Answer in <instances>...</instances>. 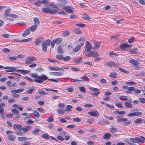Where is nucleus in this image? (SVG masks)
<instances>
[{
  "instance_id": "nucleus-41",
  "label": "nucleus",
  "mask_w": 145,
  "mask_h": 145,
  "mask_svg": "<svg viewBox=\"0 0 145 145\" xmlns=\"http://www.w3.org/2000/svg\"><path fill=\"white\" fill-rule=\"evenodd\" d=\"M63 56L61 55H57L56 56V58L59 60H63Z\"/></svg>"
},
{
  "instance_id": "nucleus-27",
  "label": "nucleus",
  "mask_w": 145,
  "mask_h": 145,
  "mask_svg": "<svg viewBox=\"0 0 145 145\" xmlns=\"http://www.w3.org/2000/svg\"><path fill=\"white\" fill-rule=\"evenodd\" d=\"M50 69L51 70H54V71H58L59 70H61L62 71H63V69L61 68H60L57 66L55 67H54L53 66L51 67H50Z\"/></svg>"
},
{
  "instance_id": "nucleus-9",
  "label": "nucleus",
  "mask_w": 145,
  "mask_h": 145,
  "mask_svg": "<svg viewBox=\"0 0 145 145\" xmlns=\"http://www.w3.org/2000/svg\"><path fill=\"white\" fill-rule=\"evenodd\" d=\"M36 60V58L33 56H31L26 58V61H25V63L29 64L32 63L33 61Z\"/></svg>"
},
{
  "instance_id": "nucleus-35",
  "label": "nucleus",
  "mask_w": 145,
  "mask_h": 145,
  "mask_svg": "<svg viewBox=\"0 0 145 145\" xmlns=\"http://www.w3.org/2000/svg\"><path fill=\"white\" fill-rule=\"evenodd\" d=\"M34 22L35 25H37L38 26L40 24L39 19L37 18H34Z\"/></svg>"
},
{
  "instance_id": "nucleus-52",
  "label": "nucleus",
  "mask_w": 145,
  "mask_h": 145,
  "mask_svg": "<svg viewBox=\"0 0 145 145\" xmlns=\"http://www.w3.org/2000/svg\"><path fill=\"white\" fill-rule=\"evenodd\" d=\"M79 89L80 91L83 93L86 92L85 88V87H81L79 88Z\"/></svg>"
},
{
  "instance_id": "nucleus-61",
  "label": "nucleus",
  "mask_w": 145,
  "mask_h": 145,
  "mask_svg": "<svg viewBox=\"0 0 145 145\" xmlns=\"http://www.w3.org/2000/svg\"><path fill=\"white\" fill-rule=\"evenodd\" d=\"M57 111L59 114H62L65 112V110L62 109H59Z\"/></svg>"
},
{
  "instance_id": "nucleus-26",
  "label": "nucleus",
  "mask_w": 145,
  "mask_h": 145,
  "mask_svg": "<svg viewBox=\"0 0 145 145\" xmlns=\"http://www.w3.org/2000/svg\"><path fill=\"white\" fill-rule=\"evenodd\" d=\"M135 90V88L134 87H129L128 88V89L127 90V91L125 92L126 93H131V91H133L134 92V90Z\"/></svg>"
},
{
  "instance_id": "nucleus-55",
  "label": "nucleus",
  "mask_w": 145,
  "mask_h": 145,
  "mask_svg": "<svg viewBox=\"0 0 145 145\" xmlns=\"http://www.w3.org/2000/svg\"><path fill=\"white\" fill-rule=\"evenodd\" d=\"M18 58V57L17 56H11L8 58V59L11 60H15Z\"/></svg>"
},
{
  "instance_id": "nucleus-39",
  "label": "nucleus",
  "mask_w": 145,
  "mask_h": 145,
  "mask_svg": "<svg viewBox=\"0 0 145 145\" xmlns=\"http://www.w3.org/2000/svg\"><path fill=\"white\" fill-rule=\"evenodd\" d=\"M143 121V119L141 118H139L136 119L134 121V123L136 124H138L140 123Z\"/></svg>"
},
{
  "instance_id": "nucleus-10",
  "label": "nucleus",
  "mask_w": 145,
  "mask_h": 145,
  "mask_svg": "<svg viewBox=\"0 0 145 145\" xmlns=\"http://www.w3.org/2000/svg\"><path fill=\"white\" fill-rule=\"evenodd\" d=\"M86 56L87 57H96L98 56L99 55L97 52L94 51H91L89 53L87 54V53H85Z\"/></svg>"
},
{
  "instance_id": "nucleus-1",
  "label": "nucleus",
  "mask_w": 145,
  "mask_h": 145,
  "mask_svg": "<svg viewBox=\"0 0 145 145\" xmlns=\"http://www.w3.org/2000/svg\"><path fill=\"white\" fill-rule=\"evenodd\" d=\"M30 75L32 77L35 78L33 81L37 83H41L46 80L55 82H59V80H56V79L48 78L46 76L45 74H42L39 76L36 73H31Z\"/></svg>"
},
{
  "instance_id": "nucleus-28",
  "label": "nucleus",
  "mask_w": 145,
  "mask_h": 145,
  "mask_svg": "<svg viewBox=\"0 0 145 145\" xmlns=\"http://www.w3.org/2000/svg\"><path fill=\"white\" fill-rule=\"evenodd\" d=\"M55 42L57 44H59L61 43L62 41V39L61 38H57L54 40Z\"/></svg>"
},
{
  "instance_id": "nucleus-3",
  "label": "nucleus",
  "mask_w": 145,
  "mask_h": 145,
  "mask_svg": "<svg viewBox=\"0 0 145 145\" xmlns=\"http://www.w3.org/2000/svg\"><path fill=\"white\" fill-rule=\"evenodd\" d=\"M51 42L50 40L49 39L43 41L42 43V50L46 52L47 50L48 46L51 45Z\"/></svg>"
},
{
  "instance_id": "nucleus-54",
  "label": "nucleus",
  "mask_w": 145,
  "mask_h": 145,
  "mask_svg": "<svg viewBox=\"0 0 145 145\" xmlns=\"http://www.w3.org/2000/svg\"><path fill=\"white\" fill-rule=\"evenodd\" d=\"M121 102L119 103H115V104L116 106L118 107L121 108H122L123 107L121 105Z\"/></svg>"
},
{
  "instance_id": "nucleus-60",
  "label": "nucleus",
  "mask_w": 145,
  "mask_h": 145,
  "mask_svg": "<svg viewBox=\"0 0 145 145\" xmlns=\"http://www.w3.org/2000/svg\"><path fill=\"white\" fill-rule=\"evenodd\" d=\"M2 51L3 52H6L8 53L10 52V50L7 48H5L2 49Z\"/></svg>"
},
{
  "instance_id": "nucleus-44",
  "label": "nucleus",
  "mask_w": 145,
  "mask_h": 145,
  "mask_svg": "<svg viewBox=\"0 0 145 145\" xmlns=\"http://www.w3.org/2000/svg\"><path fill=\"white\" fill-rule=\"evenodd\" d=\"M82 18L84 20H87L90 18L89 16L86 14H83Z\"/></svg>"
},
{
  "instance_id": "nucleus-33",
  "label": "nucleus",
  "mask_w": 145,
  "mask_h": 145,
  "mask_svg": "<svg viewBox=\"0 0 145 145\" xmlns=\"http://www.w3.org/2000/svg\"><path fill=\"white\" fill-rule=\"evenodd\" d=\"M38 26L37 25H33L30 28V29L31 31L34 32L35 31L36 29Z\"/></svg>"
},
{
  "instance_id": "nucleus-12",
  "label": "nucleus",
  "mask_w": 145,
  "mask_h": 145,
  "mask_svg": "<svg viewBox=\"0 0 145 145\" xmlns=\"http://www.w3.org/2000/svg\"><path fill=\"white\" fill-rule=\"evenodd\" d=\"M44 39V38L42 36L37 38L35 41V44L36 46L39 45V43L42 42Z\"/></svg>"
},
{
  "instance_id": "nucleus-40",
  "label": "nucleus",
  "mask_w": 145,
  "mask_h": 145,
  "mask_svg": "<svg viewBox=\"0 0 145 145\" xmlns=\"http://www.w3.org/2000/svg\"><path fill=\"white\" fill-rule=\"evenodd\" d=\"M137 48L135 49L130 50V52L131 54H135L137 53Z\"/></svg>"
},
{
  "instance_id": "nucleus-20",
  "label": "nucleus",
  "mask_w": 145,
  "mask_h": 145,
  "mask_svg": "<svg viewBox=\"0 0 145 145\" xmlns=\"http://www.w3.org/2000/svg\"><path fill=\"white\" fill-rule=\"evenodd\" d=\"M24 91V89H13L10 91L11 92L13 93H17L22 92Z\"/></svg>"
},
{
  "instance_id": "nucleus-53",
  "label": "nucleus",
  "mask_w": 145,
  "mask_h": 145,
  "mask_svg": "<svg viewBox=\"0 0 145 145\" xmlns=\"http://www.w3.org/2000/svg\"><path fill=\"white\" fill-rule=\"evenodd\" d=\"M31 38H28L22 40H19V41H21L23 42H25L28 41H31Z\"/></svg>"
},
{
  "instance_id": "nucleus-4",
  "label": "nucleus",
  "mask_w": 145,
  "mask_h": 145,
  "mask_svg": "<svg viewBox=\"0 0 145 145\" xmlns=\"http://www.w3.org/2000/svg\"><path fill=\"white\" fill-rule=\"evenodd\" d=\"M42 10L43 12L46 13H50L51 14H55L57 11V10L55 9H50V8H42Z\"/></svg>"
},
{
  "instance_id": "nucleus-30",
  "label": "nucleus",
  "mask_w": 145,
  "mask_h": 145,
  "mask_svg": "<svg viewBox=\"0 0 145 145\" xmlns=\"http://www.w3.org/2000/svg\"><path fill=\"white\" fill-rule=\"evenodd\" d=\"M18 139L19 141H23L27 140L28 139V138L25 137H18Z\"/></svg>"
},
{
  "instance_id": "nucleus-18",
  "label": "nucleus",
  "mask_w": 145,
  "mask_h": 145,
  "mask_svg": "<svg viewBox=\"0 0 145 145\" xmlns=\"http://www.w3.org/2000/svg\"><path fill=\"white\" fill-rule=\"evenodd\" d=\"M7 138L10 141H14L16 138V137L14 135L9 134L8 135Z\"/></svg>"
},
{
  "instance_id": "nucleus-45",
  "label": "nucleus",
  "mask_w": 145,
  "mask_h": 145,
  "mask_svg": "<svg viewBox=\"0 0 145 145\" xmlns=\"http://www.w3.org/2000/svg\"><path fill=\"white\" fill-rule=\"evenodd\" d=\"M119 69L120 71L123 72L127 74L129 73V72L127 70H126L121 68H119Z\"/></svg>"
},
{
  "instance_id": "nucleus-14",
  "label": "nucleus",
  "mask_w": 145,
  "mask_h": 145,
  "mask_svg": "<svg viewBox=\"0 0 145 145\" xmlns=\"http://www.w3.org/2000/svg\"><path fill=\"white\" fill-rule=\"evenodd\" d=\"M105 65L110 68L116 67L117 65L113 62L111 61H109L106 62L105 63Z\"/></svg>"
},
{
  "instance_id": "nucleus-49",
  "label": "nucleus",
  "mask_w": 145,
  "mask_h": 145,
  "mask_svg": "<svg viewBox=\"0 0 145 145\" xmlns=\"http://www.w3.org/2000/svg\"><path fill=\"white\" fill-rule=\"evenodd\" d=\"M63 73L61 72H55L54 76H61L63 75Z\"/></svg>"
},
{
  "instance_id": "nucleus-46",
  "label": "nucleus",
  "mask_w": 145,
  "mask_h": 145,
  "mask_svg": "<svg viewBox=\"0 0 145 145\" xmlns=\"http://www.w3.org/2000/svg\"><path fill=\"white\" fill-rule=\"evenodd\" d=\"M70 57L69 56H66L65 57H63V60L65 61H67L70 60Z\"/></svg>"
},
{
  "instance_id": "nucleus-8",
  "label": "nucleus",
  "mask_w": 145,
  "mask_h": 145,
  "mask_svg": "<svg viewBox=\"0 0 145 145\" xmlns=\"http://www.w3.org/2000/svg\"><path fill=\"white\" fill-rule=\"evenodd\" d=\"M85 47L86 50L85 51V54L90 52L92 49V45L88 41H86V42Z\"/></svg>"
},
{
  "instance_id": "nucleus-36",
  "label": "nucleus",
  "mask_w": 145,
  "mask_h": 145,
  "mask_svg": "<svg viewBox=\"0 0 145 145\" xmlns=\"http://www.w3.org/2000/svg\"><path fill=\"white\" fill-rule=\"evenodd\" d=\"M111 136V135L110 134L106 133L104 134V136L103 137V138L104 139H108L110 138Z\"/></svg>"
},
{
  "instance_id": "nucleus-23",
  "label": "nucleus",
  "mask_w": 145,
  "mask_h": 145,
  "mask_svg": "<svg viewBox=\"0 0 145 145\" xmlns=\"http://www.w3.org/2000/svg\"><path fill=\"white\" fill-rule=\"evenodd\" d=\"M10 11V9H7L5 10L4 14V17L5 18L9 16L10 14H9V13Z\"/></svg>"
},
{
  "instance_id": "nucleus-48",
  "label": "nucleus",
  "mask_w": 145,
  "mask_h": 145,
  "mask_svg": "<svg viewBox=\"0 0 145 145\" xmlns=\"http://www.w3.org/2000/svg\"><path fill=\"white\" fill-rule=\"evenodd\" d=\"M33 113L37 118H38L39 117V113L37 111L34 110Z\"/></svg>"
},
{
  "instance_id": "nucleus-25",
  "label": "nucleus",
  "mask_w": 145,
  "mask_h": 145,
  "mask_svg": "<svg viewBox=\"0 0 145 145\" xmlns=\"http://www.w3.org/2000/svg\"><path fill=\"white\" fill-rule=\"evenodd\" d=\"M131 102L129 101H126L124 103L125 106L128 108H133V105L131 103Z\"/></svg>"
},
{
  "instance_id": "nucleus-7",
  "label": "nucleus",
  "mask_w": 145,
  "mask_h": 145,
  "mask_svg": "<svg viewBox=\"0 0 145 145\" xmlns=\"http://www.w3.org/2000/svg\"><path fill=\"white\" fill-rule=\"evenodd\" d=\"M129 140L131 142L137 143L140 142L143 143L144 142L143 140L141 139L140 136V137H136L134 138H129Z\"/></svg>"
},
{
  "instance_id": "nucleus-62",
  "label": "nucleus",
  "mask_w": 145,
  "mask_h": 145,
  "mask_svg": "<svg viewBox=\"0 0 145 145\" xmlns=\"http://www.w3.org/2000/svg\"><path fill=\"white\" fill-rule=\"evenodd\" d=\"M141 92V91L139 89H136L135 88V90H134V91L133 92V93L134 94H137L140 93Z\"/></svg>"
},
{
  "instance_id": "nucleus-2",
  "label": "nucleus",
  "mask_w": 145,
  "mask_h": 145,
  "mask_svg": "<svg viewBox=\"0 0 145 145\" xmlns=\"http://www.w3.org/2000/svg\"><path fill=\"white\" fill-rule=\"evenodd\" d=\"M115 118L116 119L117 122L119 123L123 122V124L124 125L126 126L129 125L131 123L130 120H128L127 118H122L119 116H117Z\"/></svg>"
},
{
  "instance_id": "nucleus-51",
  "label": "nucleus",
  "mask_w": 145,
  "mask_h": 145,
  "mask_svg": "<svg viewBox=\"0 0 145 145\" xmlns=\"http://www.w3.org/2000/svg\"><path fill=\"white\" fill-rule=\"evenodd\" d=\"M12 111L14 115L18 114L19 113V111L16 109H12Z\"/></svg>"
},
{
  "instance_id": "nucleus-56",
  "label": "nucleus",
  "mask_w": 145,
  "mask_h": 145,
  "mask_svg": "<svg viewBox=\"0 0 145 145\" xmlns=\"http://www.w3.org/2000/svg\"><path fill=\"white\" fill-rule=\"evenodd\" d=\"M138 100L142 103H145V99L144 98L140 97L138 99Z\"/></svg>"
},
{
  "instance_id": "nucleus-63",
  "label": "nucleus",
  "mask_w": 145,
  "mask_h": 145,
  "mask_svg": "<svg viewBox=\"0 0 145 145\" xmlns=\"http://www.w3.org/2000/svg\"><path fill=\"white\" fill-rule=\"evenodd\" d=\"M93 106V105L89 103L86 104L84 105V106L85 107H92Z\"/></svg>"
},
{
  "instance_id": "nucleus-64",
  "label": "nucleus",
  "mask_w": 145,
  "mask_h": 145,
  "mask_svg": "<svg viewBox=\"0 0 145 145\" xmlns=\"http://www.w3.org/2000/svg\"><path fill=\"white\" fill-rule=\"evenodd\" d=\"M73 121L75 122H79L81 121V119L78 118H73Z\"/></svg>"
},
{
  "instance_id": "nucleus-34",
  "label": "nucleus",
  "mask_w": 145,
  "mask_h": 145,
  "mask_svg": "<svg viewBox=\"0 0 145 145\" xmlns=\"http://www.w3.org/2000/svg\"><path fill=\"white\" fill-rule=\"evenodd\" d=\"M30 33V31L28 29H27L22 34V36L24 37L29 35Z\"/></svg>"
},
{
  "instance_id": "nucleus-16",
  "label": "nucleus",
  "mask_w": 145,
  "mask_h": 145,
  "mask_svg": "<svg viewBox=\"0 0 145 145\" xmlns=\"http://www.w3.org/2000/svg\"><path fill=\"white\" fill-rule=\"evenodd\" d=\"M88 113L89 115L94 117H97L99 115L98 112L96 111H90L88 112Z\"/></svg>"
},
{
  "instance_id": "nucleus-13",
  "label": "nucleus",
  "mask_w": 145,
  "mask_h": 145,
  "mask_svg": "<svg viewBox=\"0 0 145 145\" xmlns=\"http://www.w3.org/2000/svg\"><path fill=\"white\" fill-rule=\"evenodd\" d=\"M129 62L132 63L133 66L136 67H138V66L139 64V61L134 59H130L129 61Z\"/></svg>"
},
{
  "instance_id": "nucleus-22",
  "label": "nucleus",
  "mask_w": 145,
  "mask_h": 145,
  "mask_svg": "<svg viewBox=\"0 0 145 145\" xmlns=\"http://www.w3.org/2000/svg\"><path fill=\"white\" fill-rule=\"evenodd\" d=\"M31 129V127L30 126H26L25 127H22V130L24 133H27Z\"/></svg>"
},
{
  "instance_id": "nucleus-57",
  "label": "nucleus",
  "mask_w": 145,
  "mask_h": 145,
  "mask_svg": "<svg viewBox=\"0 0 145 145\" xmlns=\"http://www.w3.org/2000/svg\"><path fill=\"white\" fill-rule=\"evenodd\" d=\"M42 137L46 139H48L49 138V135L46 134H43Z\"/></svg>"
},
{
  "instance_id": "nucleus-29",
  "label": "nucleus",
  "mask_w": 145,
  "mask_h": 145,
  "mask_svg": "<svg viewBox=\"0 0 145 145\" xmlns=\"http://www.w3.org/2000/svg\"><path fill=\"white\" fill-rule=\"evenodd\" d=\"M35 89V88L33 86L29 89H28L26 92L28 94H31Z\"/></svg>"
},
{
  "instance_id": "nucleus-59",
  "label": "nucleus",
  "mask_w": 145,
  "mask_h": 145,
  "mask_svg": "<svg viewBox=\"0 0 145 145\" xmlns=\"http://www.w3.org/2000/svg\"><path fill=\"white\" fill-rule=\"evenodd\" d=\"M82 57H80L79 58L76 59V63H82Z\"/></svg>"
},
{
  "instance_id": "nucleus-15",
  "label": "nucleus",
  "mask_w": 145,
  "mask_h": 145,
  "mask_svg": "<svg viewBox=\"0 0 145 145\" xmlns=\"http://www.w3.org/2000/svg\"><path fill=\"white\" fill-rule=\"evenodd\" d=\"M83 42L80 43V44L78 45L76 47L73 49V51L76 52L78 51L81 48V47L84 45Z\"/></svg>"
},
{
  "instance_id": "nucleus-31",
  "label": "nucleus",
  "mask_w": 145,
  "mask_h": 145,
  "mask_svg": "<svg viewBox=\"0 0 145 145\" xmlns=\"http://www.w3.org/2000/svg\"><path fill=\"white\" fill-rule=\"evenodd\" d=\"M117 73L114 71L111 72L109 75L110 77L115 78L116 77Z\"/></svg>"
},
{
  "instance_id": "nucleus-19",
  "label": "nucleus",
  "mask_w": 145,
  "mask_h": 145,
  "mask_svg": "<svg viewBox=\"0 0 145 145\" xmlns=\"http://www.w3.org/2000/svg\"><path fill=\"white\" fill-rule=\"evenodd\" d=\"M119 99L121 101H128L131 102L132 101L131 100L128 99L127 97L126 96L121 95L119 97Z\"/></svg>"
},
{
  "instance_id": "nucleus-17",
  "label": "nucleus",
  "mask_w": 145,
  "mask_h": 145,
  "mask_svg": "<svg viewBox=\"0 0 145 145\" xmlns=\"http://www.w3.org/2000/svg\"><path fill=\"white\" fill-rule=\"evenodd\" d=\"M119 47L121 50H125L126 48H128L131 47V45H128L127 44H121L120 45Z\"/></svg>"
},
{
  "instance_id": "nucleus-32",
  "label": "nucleus",
  "mask_w": 145,
  "mask_h": 145,
  "mask_svg": "<svg viewBox=\"0 0 145 145\" xmlns=\"http://www.w3.org/2000/svg\"><path fill=\"white\" fill-rule=\"evenodd\" d=\"M82 80H82V82L84 81L89 82L90 80V79L86 75L83 76L82 78Z\"/></svg>"
},
{
  "instance_id": "nucleus-50",
  "label": "nucleus",
  "mask_w": 145,
  "mask_h": 145,
  "mask_svg": "<svg viewBox=\"0 0 145 145\" xmlns=\"http://www.w3.org/2000/svg\"><path fill=\"white\" fill-rule=\"evenodd\" d=\"M39 129L38 128H35L34 130L33 131V134L36 135L37 133L39 131Z\"/></svg>"
},
{
  "instance_id": "nucleus-58",
  "label": "nucleus",
  "mask_w": 145,
  "mask_h": 145,
  "mask_svg": "<svg viewBox=\"0 0 145 145\" xmlns=\"http://www.w3.org/2000/svg\"><path fill=\"white\" fill-rule=\"evenodd\" d=\"M74 31L75 33L78 34H81L82 33V31L80 30L78 28L75 29Z\"/></svg>"
},
{
  "instance_id": "nucleus-47",
  "label": "nucleus",
  "mask_w": 145,
  "mask_h": 145,
  "mask_svg": "<svg viewBox=\"0 0 145 145\" xmlns=\"http://www.w3.org/2000/svg\"><path fill=\"white\" fill-rule=\"evenodd\" d=\"M100 124L103 125H105L106 124H108L109 123L106 121H102L100 122Z\"/></svg>"
},
{
  "instance_id": "nucleus-5",
  "label": "nucleus",
  "mask_w": 145,
  "mask_h": 145,
  "mask_svg": "<svg viewBox=\"0 0 145 145\" xmlns=\"http://www.w3.org/2000/svg\"><path fill=\"white\" fill-rule=\"evenodd\" d=\"M89 89L91 91L94 92L92 93V96L93 97H97L98 95L100 93V90L96 88L93 87H90Z\"/></svg>"
},
{
  "instance_id": "nucleus-38",
  "label": "nucleus",
  "mask_w": 145,
  "mask_h": 145,
  "mask_svg": "<svg viewBox=\"0 0 145 145\" xmlns=\"http://www.w3.org/2000/svg\"><path fill=\"white\" fill-rule=\"evenodd\" d=\"M93 43L94 46L93 48V49H94L96 47H98L100 44V43L99 42H97L96 41H94Z\"/></svg>"
},
{
  "instance_id": "nucleus-43",
  "label": "nucleus",
  "mask_w": 145,
  "mask_h": 145,
  "mask_svg": "<svg viewBox=\"0 0 145 145\" xmlns=\"http://www.w3.org/2000/svg\"><path fill=\"white\" fill-rule=\"evenodd\" d=\"M36 3L40 5L42 3H47V1L46 0H43L42 1L39 0H37Z\"/></svg>"
},
{
  "instance_id": "nucleus-42",
  "label": "nucleus",
  "mask_w": 145,
  "mask_h": 145,
  "mask_svg": "<svg viewBox=\"0 0 145 145\" xmlns=\"http://www.w3.org/2000/svg\"><path fill=\"white\" fill-rule=\"evenodd\" d=\"M57 51L58 52V53L62 54L63 53L62 47L61 46H59L58 47Z\"/></svg>"
},
{
  "instance_id": "nucleus-24",
  "label": "nucleus",
  "mask_w": 145,
  "mask_h": 145,
  "mask_svg": "<svg viewBox=\"0 0 145 145\" xmlns=\"http://www.w3.org/2000/svg\"><path fill=\"white\" fill-rule=\"evenodd\" d=\"M5 105V103H0V113H3L4 110V109L3 108Z\"/></svg>"
},
{
  "instance_id": "nucleus-11",
  "label": "nucleus",
  "mask_w": 145,
  "mask_h": 145,
  "mask_svg": "<svg viewBox=\"0 0 145 145\" xmlns=\"http://www.w3.org/2000/svg\"><path fill=\"white\" fill-rule=\"evenodd\" d=\"M4 68L5 69H10L9 70H5V71L6 72H14V71H16V69H17L16 67H5Z\"/></svg>"
},
{
  "instance_id": "nucleus-6",
  "label": "nucleus",
  "mask_w": 145,
  "mask_h": 145,
  "mask_svg": "<svg viewBox=\"0 0 145 145\" xmlns=\"http://www.w3.org/2000/svg\"><path fill=\"white\" fill-rule=\"evenodd\" d=\"M22 125L20 124L14 125L13 127V129H17L18 131V132H16V133L17 135H20L22 134V132L20 131L22 130Z\"/></svg>"
},
{
  "instance_id": "nucleus-21",
  "label": "nucleus",
  "mask_w": 145,
  "mask_h": 145,
  "mask_svg": "<svg viewBox=\"0 0 145 145\" xmlns=\"http://www.w3.org/2000/svg\"><path fill=\"white\" fill-rule=\"evenodd\" d=\"M63 10H65V11L69 13H72L73 12L72 10L71 9V8L69 7H65L63 8Z\"/></svg>"
},
{
  "instance_id": "nucleus-37",
  "label": "nucleus",
  "mask_w": 145,
  "mask_h": 145,
  "mask_svg": "<svg viewBox=\"0 0 145 145\" xmlns=\"http://www.w3.org/2000/svg\"><path fill=\"white\" fill-rule=\"evenodd\" d=\"M125 112L124 111H119L117 110L114 112L115 114H125Z\"/></svg>"
}]
</instances>
